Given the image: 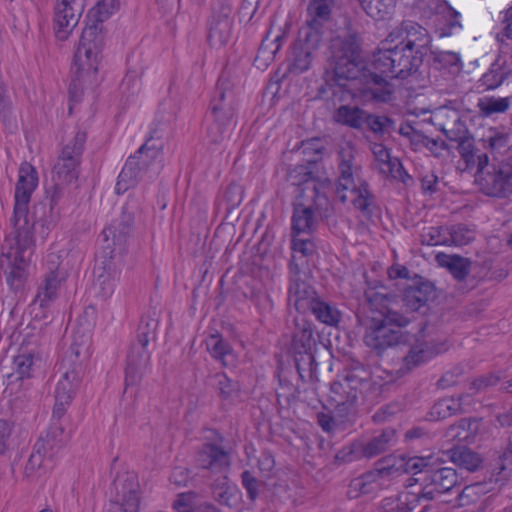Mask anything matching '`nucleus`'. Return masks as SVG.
<instances>
[{"mask_svg":"<svg viewBox=\"0 0 512 512\" xmlns=\"http://www.w3.org/2000/svg\"><path fill=\"white\" fill-rule=\"evenodd\" d=\"M448 231V225L426 228L420 235L421 243L429 246H448Z\"/></svg>","mask_w":512,"mask_h":512,"instance_id":"5fc2aeb1","label":"nucleus"},{"mask_svg":"<svg viewBox=\"0 0 512 512\" xmlns=\"http://www.w3.org/2000/svg\"><path fill=\"white\" fill-rule=\"evenodd\" d=\"M241 483L248 494V498L254 502L259 497L263 482L258 480L249 470H244L241 473Z\"/></svg>","mask_w":512,"mask_h":512,"instance_id":"bf43d9fd","label":"nucleus"},{"mask_svg":"<svg viewBox=\"0 0 512 512\" xmlns=\"http://www.w3.org/2000/svg\"><path fill=\"white\" fill-rule=\"evenodd\" d=\"M397 442V432L392 427L376 431L366 440L354 441L351 445L341 449L336 459L351 462L361 458L371 459L388 451Z\"/></svg>","mask_w":512,"mask_h":512,"instance_id":"f8f14e48","label":"nucleus"},{"mask_svg":"<svg viewBox=\"0 0 512 512\" xmlns=\"http://www.w3.org/2000/svg\"><path fill=\"white\" fill-rule=\"evenodd\" d=\"M197 461L203 469L214 472H222L230 466L228 452L214 443H206L202 446Z\"/></svg>","mask_w":512,"mask_h":512,"instance_id":"c85d7f7f","label":"nucleus"},{"mask_svg":"<svg viewBox=\"0 0 512 512\" xmlns=\"http://www.w3.org/2000/svg\"><path fill=\"white\" fill-rule=\"evenodd\" d=\"M143 195L130 194L122 207L120 216L104 228L102 235L105 241L112 240L120 252L125 251L128 240L134 230L135 216L142 209Z\"/></svg>","mask_w":512,"mask_h":512,"instance_id":"ddd939ff","label":"nucleus"},{"mask_svg":"<svg viewBox=\"0 0 512 512\" xmlns=\"http://www.w3.org/2000/svg\"><path fill=\"white\" fill-rule=\"evenodd\" d=\"M295 329L293 331L290 345L291 353L314 351L316 339L314 337L312 324L304 316H298L294 319Z\"/></svg>","mask_w":512,"mask_h":512,"instance_id":"c756f323","label":"nucleus"},{"mask_svg":"<svg viewBox=\"0 0 512 512\" xmlns=\"http://www.w3.org/2000/svg\"><path fill=\"white\" fill-rule=\"evenodd\" d=\"M323 34V25L306 20V25L299 30L295 42L316 52L322 43Z\"/></svg>","mask_w":512,"mask_h":512,"instance_id":"58836bf2","label":"nucleus"},{"mask_svg":"<svg viewBox=\"0 0 512 512\" xmlns=\"http://www.w3.org/2000/svg\"><path fill=\"white\" fill-rule=\"evenodd\" d=\"M444 462L435 459L430 470H426L425 478H417V482L423 484L419 493L430 492L431 501L435 494H443L450 491L458 483V475L454 468L443 466Z\"/></svg>","mask_w":512,"mask_h":512,"instance_id":"a211bd4d","label":"nucleus"},{"mask_svg":"<svg viewBox=\"0 0 512 512\" xmlns=\"http://www.w3.org/2000/svg\"><path fill=\"white\" fill-rule=\"evenodd\" d=\"M510 103V97L496 98L491 96L479 99L477 107L482 116L489 117L493 114L506 112Z\"/></svg>","mask_w":512,"mask_h":512,"instance_id":"8fccbe9b","label":"nucleus"},{"mask_svg":"<svg viewBox=\"0 0 512 512\" xmlns=\"http://www.w3.org/2000/svg\"><path fill=\"white\" fill-rule=\"evenodd\" d=\"M448 246H464L474 241L475 230L463 223L448 225Z\"/></svg>","mask_w":512,"mask_h":512,"instance_id":"de8ad7c7","label":"nucleus"},{"mask_svg":"<svg viewBox=\"0 0 512 512\" xmlns=\"http://www.w3.org/2000/svg\"><path fill=\"white\" fill-rule=\"evenodd\" d=\"M38 184L35 168L23 162L18 171L15 187L14 209L10 219L13 231L2 244L0 268L7 284L13 290L22 288L27 278V268L35 249L34 223H30L28 204Z\"/></svg>","mask_w":512,"mask_h":512,"instance_id":"f03ea898","label":"nucleus"},{"mask_svg":"<svg viewBox=\"0 0 512 512\" xmlns=\"http://www.w3.org/2000/svg\"><path fill=\"white\" fill-rule=\"evenodd\" d=\"M116 500L107 512H139L140 485L133 473L118 476L114 482Z\"/></svg>","mask_w":512,"mask_h":512,"instance_id":"f3484780","label":"nucleus"},{"mask_svg":"<svg viewBox=\"0 0 512 512\" xmlns=\"http://www.w3.org/2000/svg\"><path fill=\"white\" fill-rule=\"evenodd\" d=\"M53 186L47 191V199L49 203L39 202L34 205L31 215L30 223L40 224L42 228H49V225L54 221V208L58 205L60 200L65 195L66 186L71 183H64L58 179H52Z\"/></svg>","mask_w":512,"mask_h":512,"instance_id":"b1692460","label":"nucleus"},{"mask_svg":"<svg viewBox=\"0 0 512 512\" xmlns=\"http://www.w3.org/2000/svg\"><path fill=\"white\" fill-rule=\"evenodd\" d=\"M313 190L316 197L313 205L307 206L302 203L294 205L291 218V229L293 235L312 233L317 225L315 213L323 203H328L326 196L324 194H320L316 186L313 187Z\"/></svg>","mask_w":512,"mask_h":512,"instance_id":"5701e85b","label":"nucleus"},{"mask_svg":"<svg viewBox=\"0 0 512 512\" xmlns=\"http://www.w3.org/2000/svg\"><path fill=\"white\" fill-rule=\"evenodd\" d=\"M223 199L226 202L228 210L238 207L243 200V191L241 186L237 184L228 185L223 194Z\"/></svg>","mask_w":512,"mask_h":512,"instance_id":"69168bd1","label":"nucleus"},{"mask_svg":"<svg viewBox=\"0 0 512 512\" xmlns=\"http://www.w3.org/2000/svg\"><path fill=\"white\" fill-rule=\"evenodd\" d=\"M338 171L336 192L340 201L345 203L348 200L346 192H351L354 195L353 206L365 217H370L375 197L366 180L359 179L358 183L356 182L360 167L355 164L354 149L351 146L344 147L338 152Z\"/></svg>","mask_w":512,"mask_h":512,"instance_id":"423d86ee","label":"nucleus"},{"mask_svg":"<svg viewBox=\"0 0 512 512\" xmlns=\"http://www.w3.org/2000/svg\"><path fill=\"white\" fill-rule=\"evenodd\" d=\"M297 373L301 381H312L316 376L317 363L314 351L292 353Z\"/></svg>","mask_w":512,"mask_h":512,"instance_id":"79ce46f5","label":"nucleus"},{"mask_svg":"<svg viewBox=\"0 0 512 512\" xmlns=\"http://www.w3.org/2000/svg\"><path fill=\"white\" fill-rule=\"evenodd\" d=\"M461 407L462 404L459 399L442 398L431 407L429 418L433 421L446 419L460 412Z\"/></svg>","mask_w":512,"mask_h":512,"instance_id":"c03bdc74","label":"nucleus"},{"mask_svg":"<svg viewBox=\"0 0 512 512\" xmlns=\"http://www.w3.org/2000/svg\"><path fill=\"white\" fill-rule=\"evenodd\" d=\"M372 152L376 160L384 166L381 170L383 172H387L396 158H392L388 149L380 143H375L373 145Z\"/></svg>","mask_w":512,"mask_h":512,"instance_id":"338daca9","label":"nucleus"},{"mask_svg":"<svg viewBox=\"0 0 512 512\" xmlns=\"http://www.w3.org/2000/svg\"><path fill=\"white\" fill-rule=\"evenodd\" d=\"M362 9L367 15L376 19L382 20L388 14L394 5V0H358Z\"/></svg>","mask_w":512,"mask_h":512,"instance_id":"3c124183","label":"nucleus"},{"mask_svg":"<svg viewBox=\"0 0 512 512\" xmlns=\"http://www.w3.org/2000/svg\"><path fill=\"white\" fill-rule=\"evenodd\" d=\"M158 320L150 316H144L138 325L136 340L131 343L125 368V390L130 386H137L150 362L148 345L156 339Z\"/></svg>","mask_w":512,"mask_h":512,"instance_id":"6e6552de","label":"nucleus"},{"mask_svg":"<svg viewBox=\"0 0 512 512\" xmlns=\"http://www.w3.org/2000/svg\"><path fill=\"white\" fill-rule=\"evenodd\" d=\"M280 50V44L269 43L264 39L259 47L255 61H262L263 65L267 66L275 58L276 53Z\"/></svg>","mask_w":512,"mask_h":512,"instance_id":"0e129e2a","label":"nucleus"},{"mask_svg":"<svg viewBox=\"0 0 512 512\" xmlns=\"http://www.w3.org/2000/svg\"><path fill=\"white\" fill-rule=\"evenodd\" d=\"M475 183L488 197L504 199L512 195V155L489 163L479 174H475Z\"/></svg>","mask_w":512,"mask_h":512,"instance_id":"9b49d317","label":"nucleus"},{"mask_svg":"<svg viewBox=\"0 0 512 512\" xmlns=\"http://www.w3.org/2000/svg\"><path fill=\"white\" fill-rule=\"evenodd\" d=\"M390 464L387 467L381 468L380 472L386 474H397L399 472L412 473L414 475L419 474L418 478H425L426 470H430L435 459L433 457H401L398 461L390 458Z\"/></svg>","mask_w":512,"mask_h":512,"instance_id":"cd10ccee","label":"nucleus"},{"mask_svg":"<svg viewBox=\"0 0 512 512\" xmlns=\"http://www.w3.org/2000/svg\"><path fill=\"white\" fill-rule=\"evenodd\" d=\"M481 428V419L475 417L462 418L456 423L450 425L445 438L448 441L475 442Z\"/></svg>","mask_w":512,"mask_h":512,"instance_id":"7c9ffc66","label":"nucleus"},{"mask_svg":"<svg viewBox=\"0 0 512 512\" xmlns=\"http://www.w3.org/2000/svg\"><path fill=\"white\" fill-rule=\"evenodd\" d=\"M102 273L97 275L95 285L99 287V294L103 299L110 297L116 287V281L119 278V271L115 268L112 260L104 261Z\"/></svg>","mask_w":512,"mask_h":512,"instance_id":"c9c22d12","label":"nucleus"},{"mask_svg":"<svg viewBox=\"0 0 512 512\" xmlns=\"http://www.w3.org/2000/svg\"><path fill=\"white\" fill-rule=\"evenodd\" d=\"M435 295V289L430 282L422 281V278L415 274L412 285L405 287L402 301L407 311L418 312L426 308L427 302Z\"/></svg>","mask_w":512,"mask_h":512,"instance_id":"a878e982","label":"nucleus"},{"mask_svg":"<svg viewBox=\"0 0 512 512\" xmlns=\"http://www.w3.org/2000/svg\"><path fill=\"white\" fill-rule=\"evenodd\" d=\"M332 75L326 79L325 87L320 91H329L332 98L347 102L358 96L370 98L375 102L392 101L393 85L384 73L360 60L361 41L359 34L351 27L331 40Z\"/></svg>","mask_w":512,"mask_h":512,"instance_id":"f257e3e1","label":"nucleus"},{"mask_svg":"<svg viewBox=\"0 0 512 512\" xmlns=\"http://www.w3.org/2000/svg\"><path fill=\"white\" fill-rule=\"evenodd\" d=\"M457 151L460 155L459 168L462 171L476 169L475 174H479L480 169H484L489 164L488 153L476 146L472 134L459 142Z\"/></svg>","mask_w":512,"mask_h":512,"instance_id":"393cba45","label":"nucleus"},{"mask_svg":"<svg viewBox=\"0 0 512 512\" xmlns=\"http://www.w3.org/2000/svg\"><path fill=\"white\" fill-rule=\"evenodd\" d=\"M382 318L374 319L373 325L366 329L364 343L378 355L399 344L403 338L402 327L410 323V318L404 314L383 306Z\"/></svg>","mask_w":512,"mask_h":512,"instance_id":"1a4fd4ad","label":"nucleus"},{"mask_svg":"<svg viewBox=\"0 0 512 512\" xmlns=\"http://www.w3.org/2000/svg\"><path fill=\"white\" fill-rule=\"evenodd\" d=\"M333 0H311L308 7L307 21L323 25L331 17Z\"/></svg>","mask_w":512,"mask_h":512,"instance_id":"49530a36","label":"nucleus"},{"mask_svg":"<svg viewBox=\"0 0 512 512\" xmlns=\"http://www.w3.org/2000/svg\"><path fill=\"white\" fill-rule=\"evenodd\" d=\"M238 99L234 83L230 76L223 72L217 82L210 101L209 111L212 121L207 126V138L211 143L222 142L235 120Z\"/></svg>","mask_w":512,"mask_h":512,"instance_id":"0eeeda50","label":"nucleus"},{"mask_svg":"<svg viewBox=\"0 0 512 512\" xmlns=\"http://www.w3.org/2000/svg\"><path fill=\"white\" fill-rule=\"evenodd\" d=\"M163 143L160 137L151 135L145 143L126 160L118 175L115 185V193L120 195L129 189L135 188L143 181L153 180L160 169V161Z\"/></svg>","mask_w":512,"mask_h":512,"instance_id":"39448f33","label":"nucleus"},{"mask_svg":"<svg viewBox=\"0 0 512 512\" xmlns=\"http://www.w3.org/2000/svg\"><path fill=\"white\" fill-rule=\"evenodd\" d=\"M142 69L129 68L121 83V89L124 91L131 90V94H135L140 90Z\"/></svg>","mask_w":512,"mask_h":512,"instance_id":"e2e57ef3","label":"nucleus"},{"mask_svg":"<svg viewBox=\"0 0 512 512\" xmlns=\"http://www.w3.org/2000/svg\"><path fill=\"white\" fill-rule=\"evenodd\" d=\"M512 75V68L507 59L498 57L488 71L478 81V87L485 91L500 87Z\"/></svg>","mask_w":512,"mask_h":512,"instance_id":"2f4dec72","label":"nucleus"},{"mask_svg":"<svg viewBox=\"0 0 512 512\" xmlns=\"http://www.w3.org/2000/svg\"><path fill=\"white\" fill-rule=\"evenodd\" d=\"M233 21V1L215 0L208 21L207 38L211 46L221 47L229 41Z\"/></svg>","mask_w":512,"mask_h":512,"instance_id":"2eb2a0df","label":"nucleus"},{"mask_svg":"<svg viewBox=\"0 0 512 512\" xmlns=\"http://www.w3.org/2000/svg\"><path fill=\"white\" fill-rule=\"evenodd\" d=\"M430 501V492H402L396 497L384 498L381 502V512H429L432 508Z\"/></svg>","mask_w":512,"mask_h":512,"instance_id":"4be33fe9","label":"nucleus"},{"mask_svg":"<svg viewBox=\"0 0 512 512\" xmlns=\"http://www.w3.org/2000/svg\"><path fill=\"white\" fill-rule=\"evenodd\" d=\"M0 121L6 129L16 128V119L13 116L12 103L6 96V88L0 82Z\"/></svg>","mask_w":512,"mask_h":512,"instance_id":"6e6d98bb","label":"nucleus"},{"mask_svg":"<svg viewBox=\"0 0 512 512\" xmlns=\"http://www.w3.org/2000/svg\"><path fill=\"white\" fill-rule=\"evenodd\" d=\"M86 0H58L55 6L54 23L56 37L67 39L68 35L77 26L85 8Z\"/></svg>","mask_w":512,"mask_h":512,"instance_id":"aec40b11","label":"nucleus"},{"mask_svg":"<svg viewBox=\"0 0 512 512\" xmlns=\"http://www.w3.org/2000/svg\"><path fill=\"white\" fill-rule=\"evenodd\" d=\"M296 259V256L292 257L290 263L288 302L290 306L293 305L300 314L304 315L310 312L319 296L310 284L300 278L299 264L295 262Z\"/></svg>","mask_w":512,"mask_h":512,"instance_id":"dca6fc26","label":"nucleus"},{"mask_svg":"<svg viewBox=\"0 0 512 512\" xmlns=\"http://www.w3.org/2000/svg\"><path fill=\"white\" fill-rule=\"evenodd\" d=\"M447 454L455 465L468 471L477 470L481 464L480 456L466 446H455Z\"/></svg>","mask_w":512,"mask_h":512,"instance_id":"4c0bfd02","label":"nucleus"},{"mask_svg":"<svg viewBox=\"0 0 512 512\" xmlns=\"http://www.w3.org/2000/svg\"><path fill=\"white\" fill-rule=\"evenodd\" d=\"M15 374L17 379H25L31 376L33 366V356L31 354H22L14 358Z\"/></svg>","mask_w":512,"mask_h":512,"instance_id":"680f3d73","label":"nucleus"},{"mask_svg":"<svg viewBox=\"0 0 512 512\" xmlns=\"http://www.w3.org/2000/svg\"><path fill=\"white\" fill-rule=\"evenodd\" d=\"M43 443L36 442L33 451L25 465L24 477L29 481L39 478L44 472L52 468L53 461L42 452Z\"/></svg>","mask_w":512,"mask_h":512,"instance_id":"473e14b6","label":"nucleus"},{"mask_svg":"<svg viewBox=\"0 0 512 512\" xmlns=\"http://www.w3.org/2000/svg\"><path fill=\"white\" fill-rule=\"evenodd\" d=\"M431 37L420 24L404 20L381 42L373 54V67L385 78L407 79L415 74L427 55Z\"/></svg>","mask_w":512,"mask_h":512,"instance_id":"7ed1b4c3","label":"nucleus"},{"mask_svg":"<svg viewBox=\"0 0 512 512\" xmlns=\"http://www.w3.org/2000/svg\"><path fill=\"white\" fill-rule=\"evenodd\" d=\"M310 312L318 321L329 326H336L341 320V313L336 306L321 300L314 304Z\"/></svg>","mask_w":512,"mask_h":512,"instance_id":"a18cd8bd","label":"nucleus"},{"mask_svg":"<svg viewBox=\"0 0 512 512\" xmlns=\"http://www.w3.org/2000/svg\"><path fill=\"white\" fill-rule=\"evenodd\" d=\"M486 485L481 482H476L466 485L457 497L458 505L465 507L477 503L482 496L487 493Z\"/></svg>","mask_w":512,"mask_h":512,"instance_id":"864d4df0","label":"nucleus"},{"mask_svg":"<svg viewBox=\"0 0 512 512\" xmlns=\"http://www.w3.org/2000/svg\"><path fill=\"white\" fill-rule=\"evenodd\" d=\"M114 0H102L87 14V24L82 31L77 49L74 54L72 72L75 79L70 86H77L82 81H92L95 78L101 54L105 45L104 25L113 9ZM71 90V87H69Z\"/></svg>","mask_w":512,"mask_h":512,"instance_id":"20e7f679","label":"nucleus"},{"mask_svg":"<svg viewBox=\"0 0 512 512\" xmlns=\"http://www.w3.org/2000/svg\"><path fill=\"white\" fill-rule=\"evenodd\" d=\"M81 383V368L73 367L63 373L56 384L54 391L55 405L53 417L61 419L66 413L67 407L72 402Z\"/></svg>","mask_w":512,"mask_h":512,"instance_id":"412c9836","label":"nucleus"},{"mask_svg":"<svg viewBox=\"0 0 512 512\" xmlns=\"http://www.w3.org/2000/svg\"><path fill=\"white\" fill-rule=\"evenodd\" d=\"M487 148H489L493 159H497V154H502L509 148V136L506 133H495L487 140Z\"/></svg>","mask_w":512,"mask_h":512,"instance_id":"052dcab7","label":"nucleus"},{"mask_svg":"<svg viewBox=\"0 0 512 512\" xmlns=\"http://www.w3.org/2000/svg\"><path fill=\"white\" fill-rule=\"evenodd\" d=\"M318 161L308 160L306 164L296 165L288 170L287 181L294 186H301L317 178Z\"/></svg>","mask_w":512,"mask_h":512,"instance_id":"ea45409f","label":"nucleus"},{"mask_svg":"<svg viewBox=\"0 0 512 512\" xmlns=\"http://www.w3.org/2000/svg\"><path fill=\"white\" fill-rule=\"evenodd\" d=\"M207 350L211 356L219 360L224 367L229 365L228 358L233 359V349L231 345L220 334H212L206 341Z\"/></svg>","mask_w":512,"mask_h":512,"instance_id":"a19ab883","label":"nucleus"},{"mask_svg":"<svg viewBox=\"0 0 512 512\" xmlns=\"http://www.w3.org/2000/svg\"><path fill=\"white\" fill-rule=\"evenodd\" d=\"M291 248L295 253L294 256L299 259L297 254L302 257H310L316 253V245L311 238H301L300 235H293ZM297 263V261H295Z\"/></svg>","mask_w":512,"mask_h":512,"instance_id":"13d9d810","label":"nucleus"},{"mask_svg":"<svg viewBox=\"0 0 512 512\" xmlns=\"http://www.w3.org/2000/svg\"><path fill=\"white\" fill-rule=\"evenodd\" d=\"M429 62L434 69L441 70L458 65L460 58L451 51L431 52Z\"/></svg>","mask_w":512,"mask_h":512,"instance_id":"4d7b16f0","label":"nucleus"},{"mask_svg":"<svg viewBox=\"0 0 512 512\" xmlns=\"http://www.w3.org/2000/svg\"><path fill=\"white\" fill-rule=\"evenodd\" d=\"M460 13L453 9L451 6L446 5L442 8V12L440 16H437L438 21L440 22L442 19L444 23L442 26L437 28V32L440 37H448L454 34L456 30L461 28V23L459 21Z\"/></svg>","mask_w":512,"mask_h":512,"instance_id":"09e8293b","label":"nucleus"},{"mask_svg":"<svg viewBox=\"0 0 512 512\" xmlns=\"http://www.w3.org/2000/svg\"><path fill=\"white\" fill-rule=\"evenodd\" d=\"M435 259L439 266L447 268L453 277L459 281L464 280L470 273L472 261L469 258L440 252Z\"/></svg>","mask_w":512,"mask_h":512,"instance_id":"72a5a7b5","label":"nucleus"},{"mask_svg":"<svg viewBox=\"0 0 512 512\" xmlns=\"http://www.w3.org/2000/svg\"><path fill=\"white\" fill-rule=\"evenodd\" d=\"M365 124L376 135H384L395 129V120L388 116L376 115L366 111Z\"/></svg>","mask_w":512,"mask_h":512,"instance_id":"603ef678","label":"nucleus"},{"mask_svg":"<svg viewBox=\"0 0 512 512\" xmlns=\"http://www.w3.org/2000/svg\"><path fill=\"white\" fill-rule=\"evenodd\" d=\"M65 280V273L59 269H50L44 275L40 282L37 293L33 300L34 305H39L40 308H48L53 303L59 294L62 282Z\"/></svg>","mask_w":512,"mask_h":512,"instance_id":"bb28decb","label":"nucleus"},{"mask_svg":"<svg viewBox=\"0 0 512 512\" xmlns=\"http://www.w3.org/2000/svg\"><path fill=\"white\" fill-rule=\"evenodd\" d=\"M196 494L193 492L181 493L173 503V508L177 512H194V499Z\"/></svg>","mask_w":512,"mask_h":512,"instance_id":"774afa93","label":"nucleus"},{"mask_svg":"<svg viewBox=\"0 0 512 512\" xmlns=\"http://www.w3.org/2000/svg\"><path fill=\"white\" fill-rule=\"evenodd\" d=\"M361 373L365 371L351 370L330 385L329 401L342 418H349L356 412L358 395L367 383V379Z\"/></svg>","mask_w":512,"mask_h":512,"instance_id":"9d476101","label":"nucleus"},{"mask_svg":"<svg viewBox=\"0 0 512 512\" xmlns=\"http://www.w3.org/2000/svg\"><path fill=\"white\" fill-rule=\"evenodd\" d=\"M86 139V132L77 131L73 138L63 145L53 167L52 179H58L64 183H73L78 179Z\"/></svg>","mask_w":512,"mask_h":512,"instance_id":"4468645a","label":"nucleus"},{"mask_svg":"<svg viewBox=\"0 0 512 512\" xmlns=\"http://www.w3.org/2000/svg\"><path fill=\"white\" fill-rule=\"evenodd\" d=\"M315 51L307 49L296 42L292 45L291 59L288 65L289 72L299 75L311 68Z\"/></svg>","mask_w":512,"mask_h":512,"instance_id":"e433bc0d","label":"nucleus"},{"mask_svg":"<svg viewBox=\"0 0 512 512\" xmlns=\"http://www.w3.org/2000/svg\"><path fill=\"white\" fill-rule=\"evenodd\" d=\"M218 396L223 401L233 402L240 395V384L229 378L225 373H216L213 376Z\"/></svg>","mask_w":512,"mask_h":512,"instance_id":"37998d69","label":"nucleus"},{"mask_svg":"<svg viewBox=\"0 0 512 512\" xmlns=\"http://www.w3.org/2000/svg\"><path fill=\"white\" fill-rule=\"evenodd\" d=\"M448 350L446 343H417L409 347L397 369L396 373L399 377H403L417 368L422 367L437 355Z\"/></svg>","mask_w":512,"mask_h":512,"instance_id":"6ab92c4d","label":"nucleus"},{"mask_svg":"<svg viewBox=\"0 0 512 512\" xmlns=\"http://www.w3.org/2000/svg\"><path fill=\"white\" fill-rule=\"evenodd\" d=\"M365 113L366 110L358 106L343 104L334 111L332 119L337 124L360 130L365 124Z\"/></svg>","mask_w":512,"mask_h":512,"instance_id":"f704fd0d","label":"nucleus"}]
</instances>
